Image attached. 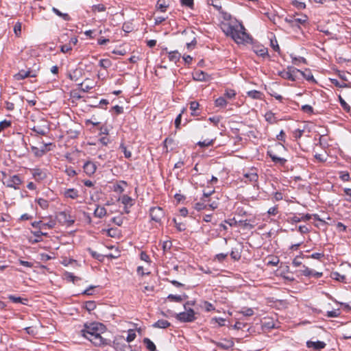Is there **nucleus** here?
Wrapping results in <instances>:
<instances>
[{
	"label": "nucleus",
	"instance_id": "1",
	"mask_svg": "<svg viewBox=\"0 0 351 351\" xmlns=\"http://www.w3.org/2000/svg\"><path fill=\"white\" fill-rule=\"evenodd\" d=\"M105 330V326L101 323L93 322L85 324L84 328L81 330L83 337L88 339L95 346H100L110 345V341L103 338L101 335Z\"/></svg>",
	"mask_w": 351,
	"mask_h": 351
},
{
	"label": "nucleus",
	"instance_id": "2",
	"mask_svg": "<svg viewBox=\"0 0 351 351\" xmlns=\"http://www.w3.org/2000/svg\"><path fill=\"white\" fill-rule=\"evenodd\" d=\"M222 30L238 44L245 42L247 43L251 39L250 36L245 32V29L241 23L234 25L223 24Z\"/></svg>",
	"mask_w": 351,
	"mask_h": 351
},
{
	"label": "nucleus",
	"instance_id": "3",
	"mask_svg": "<svg viewBox=\"0 0 351 351\" xmlns=\"http://www.w3.org/2000/svg\"><path fill=\"white\" fill-rule=\"evenodd\" d=\"M176 318L182 322H191L195 319L194 311L189 308L185 312L176 314Z\"/></svg>",
	"mask_w": 351,
	"mask_h": 351
},
{
	"label": "nucleus",
	"instance_id": "4",
	"mask_svg": "<svg viewBox=\"0 0 351 351\" xmlns=\"http://www.w3.org/2000/svg\"><path fill=\"white\" fill-rule=\"evenodd\" d=\"M112 346L115 351H132L131 346L125 343L123 338L121 337H116L112 341Z\"/></svg>",
	"mask_w": 351,
	"mask_h": 351
},
{
	"label": "nucleus",
	"instance_id": "5",
	"mask_svg": "<svg viewBox=\"0 0 351 351\" xmlns=\"http://www.w3.org/2000/svg\"><path fill=\"white\" fill-rule=\"evenodd\" d=\"M3 184L8 187L14 188L15 189L19 188L21 184V180L19 176L14 175L8 178H4Z\"/></svg>",
	"mask_w": 351,
	"mask_h": 351
},
{
	"label": "nucleus",
	"instance_id": "6",
	"mask_svg": "<svg viewBox=\"0 0 351 351\" xmlns=\"http://www.w3.org/2000/svg\"><path fill=\"white\" fill-rule=\"evenodd\" d=\"M149 215L152 220L156 222H160L165 217V212L160 207H153L149 210Z\"/></svg>",
	"mask_w": 351,
	"mask_h": 351
},
{
	"label": "nucleus",
	"instance_id": "7",
	"mask_svg": "<svg viewBox=\"0 0 351 351\" xmlns=\"http://www.w3.org/2000/svg\"><path fill=\"white\" fill-rule=\"evenodd\" d=\"M36 76V74L35 73H33L32 71H25V70H21L18 73L15 74L14 75V77L16 80H21L26 77H35Z\"/></svg>",
	"mask_w": 351,
	"mask_h": 351
},
{
	"label": "nucleus",
	"instance_id": "8",
	"mask_svg": "<svg viewBox=\"0 0 351 351\" xmlns=\"http://www.w3.org/2000/svg\"><path fill=\"white\" fill-rule=\"evenodd\" d=\"M34 132L39 135L45 136L49 132V127L45 123L43 125H35L32 129Z\"/></svg>",
	"mask_w": 351,
	"mask_h": 351
},
{
	"label": "nucleus",
	"instance_id": "9",
	"mask_svg": "<svg viewBox=\"0 0 351 351\" xmlns=\"http://www.w3.org/2000/svg\"><path fill=\"white\" fill-rule=\"evenodd\" d=\"M267 154L271 158L272 161L275 163H278L280 165H284L287 162V160L285 158L278 156L272 149L267 150Z\"/></svg>",
	"mask_w": 351,
	"mask_h": 351
},
{
	"label": "nucleus",
	"instance_id": "10",
	"mask_svg": "<svg viewBox=\"0 0 351 351\" xmlns=\"http://www.w3.org/2000/svg\"><path fill=\"white\" fill-rule=\"evenodd\" d=\"M83 169H84V172L88 176H92L93 174L95 173V172L97 169V167L95 163L88 161L84 163V165L83 166Z\"/></svg>",
	"mask_w": 351,
	"mask_h": 351
},
{
	"label": "nucleus",
	"instance_id": "11",
	"mask_svg": "<svg viewBox=\"0 0 351 351\" xmlns=\"http://www.w3.org/2000/svg\"><path fill=\"white\" fill-rule=\"evenodd\" d=\"M306 346L308 348H313L315 350H319L325 348L326 343L324 341H308L306 342Z\"/></svg>",
	"mask_w": 351,
	"mask_h": 351
},
{
	"label": "nucleus",
	"instance_id": "12",
	"mask_svg": "<svg viewBox=\"0 0 351 351\" xmlns=\"http://www.w3.org/2000/svg\"><path fill=\"white\" fill-rule=\"evenodd\" d=\"M52 145L51 143H45V144H43V145L42 146V147L40 149L36 147H34V146H32L31 147L32 152H34V155L36 156H42L47 150V147L48 146H51Z\"/></svg>",
	"mask_w": 351,
	"mask_h": 351
},
{
	"label": "nucleus",
	"instance_id": "13",
	"mask_svg": "<svg viewBox=\"0 0 351 351\" xmlns=\"http://www.w3.org/2000/svg\"><path fill=\"white\" fill-rule=\"evenodd\" d=\"M193 77L196 81H207L209 79V75L208 73L198 70L193 73Z\"/></svg>",
	"mask_w": 351,
	"mask_h": 351
},
{
	"label": "nucleus",
	"instance_id": "14",
	"mask_svg": "<svg viewBox=\"0 0 351 351\" xmlns=\"http://www.w3.org/2000/svg\"><path fill=\"white\" fill-rule=\"evenodd\" d=\"M244 180L243 181L245 182H255L258 180V175L255 172V171L252 170L250 172L245 173L244 175Z\"/></svg>",
	"mask_w": 351,
	"mask_h": 351
},
{
	"label": "nucleus",
	"instance_id": "15",
	"mask_svg": "<svg viewBox=\"0 0 351 351\" xmlns=\"http://www.w3.org/2000/svg\"><path fill=\"white\" fill-rule=\"evenodd\" d=\"M32 175L34 179L38 181L43 180L47 177L46 173L40 169H34Z\"/></svg>",
	"mask_w": 351,
	"mask_h": 351
},
{
	"label": "nucleus",
	"instance_id": "16",
	"mask_svg": "<svg viewBox=\"0 0 351 351\" xmlns=\"http://www.w3.org/2000/svg\"><path fill=\"white\" fill-rule=\"evenodd\" d=\"M171 326L170 322L165 319H160L155 322L152 326L158 328H167Z\"/></svg>",
	"mask_w": 351,
	"mask_h": 351
},
{
	"label": "nucleus",
	"instance_id": "17",
	"mask_svg": "<svg viewBox=\"0 0 351 351\" xmlns=\"http://www.w3.org/2000/svg\"><path fill=\"white\" fill-rule=\"evenodd\" d=\"M247 96L254 99H262L263 94L261 91L253 90L247 93Z\"/></svg>",
	"mask_w": 351,
	"mask_h": 351
},
{
	"label": "nucleus",
	"instance_id": "18",
	"mask_svg": "<svg viewBox=\"0 0 351 351\" xmlns=\"http://www.w3.org/2000/svg\"><path fill=\"white\" fill-rule=\"evenodd\" d=\"M181 54L178 51H170L169 53V59L170 61L176 63L180 60Z\"/></svg>",
	"mask_w": 351,
	"mask_h": 351
},
{
	"label": "nucleus",
	"instance_id": "19",
	"mask_svg": "<svg viewBox=\"0 0 351 351\" xmlns=\"http://www.w3.org/2000/svg\"><path fill=\"white\" fill-rule=\"evenodd\" d=\"M64 195L66 197L75 199L78 197V191L75 189H69L65 191Z\"/></svg>",
	"mask_w": 351,
	"mask_h": 351
},
{
	"label": "nucleus",
	"instance_id": "20",
	"mask_svg": "<svg viewBox=\"0 0 351 351\" xmlns=\"http://www.w3.org/2000/svg\"><path fill=\"white\" fill-rule=\"evenodd\" d=\"M52 11L53 13H55L57 16L62 17L64 21H69L71 19L70 16L66 13H62L58 9L56 8H52Z\"/></svg>",
	"mask_w": 351,
	"mask_h": 351
},
{
	"label": "nucleus",
	"instance_id": "21",
	"mask_svg": "<svg viewBox=\"0 0 351 351\" xmlns=\"http://www.w3.org/2000/svg\"><path fill=\"white\" fill-rule=\"evenodd\" d=\"M143 343L145 345L147 350L149 351H156L155 344L148 338L143 339Z\"/></svg>",
	"mask_w": 351,
	"mask_h": 351
},
{
	"label": "nucleus",
	"instance_id": "22",
	"mask_svg": "<svg viewBox=\"0 0 351 351\" xmlns=\"http://www.w3.org/2000/svg\"><path fill=\"white\" fill-rule=\"evenodd\" d=\"M199 104L196 101H193L190 103V109L192 111L191 114L193 116L198 115V112L197 110L199 109Z\"/></svg>",
	"mask_w": 351,
	"mask_h": 351
},
{
	"label": "nucleus",
	"instance_id": "23",
	"mask_svg": "<svg viewBox=\"0 0 351 351\" xmlns=\"http://www.w3.org/2000/svg\"><path fill=\"white\" fill-rule=\"evenodd\" d=\"M95 216L102 218L106 214V210L104 207H97L94 212Z\"/></svg>",
	"mask_w": 351,
	"mask_h": 351
},
{
	"label": "nucleus",
	"instance_id": "24",
	"mask_svg": "<svg viewBox=\"0 0 351 351\" xmlns=\"http://www.w3.org/2000/svg\"><path fill=\"white\" fill-rule=\"evenodd\" d=\"M285 21L289 25V26L293 29H298V25L296 22L295 18L294 17H290V18H285Z\"/></svg>",
	"mask_w": 351,
	"mask_h": 351
},
{
	"label": "nucleus",
	"instance_id": "25",
	"mask_svg": "<svg viewBox=\"0 0 351 351\" xmlns=\"http://www.w3.org/2000/svg\"><path fill=\"white\" fill-rule=\"evenodd\" d=\"M215 104L217 107L223 108L227 105V101L224 97H220L215 101Z\"/></svg>",
	"mask_w": 351,
	"mask_h": 351
},
{
	"label": "nucleus",
	"instance_id": "26",
	"mask_svg": "<svg viewBox=\"0 0 351 351\" xmlns=\"http://www.w3.org/2000/svg\"><path fill=\"white\" fill-rule=\"evenodd\" d=\"M168 5L166 3L165 0H158L156 8L161 12H165Z\"/></svg>",
	"mask_w": 351,
	"mask_h": 351
},
{
	"label": "nucleus",
	"instance_id": "27",
	"mask_svg": "<svg viewBox=\"0 0 351 351\" xmlns=\"http://www.w3.org/2000/svg\"><path fill=\"white\" fill-rule=\"evenodd\" d=\"M8 298L14 303H21V304H25L24 301L27 302V299L22 298L21 297H16L12 295H10L8 296Z\"/></svg>",
	"mask_w": 351,
	"mask_h": 351
},
{
	"label": "nucleus",
	"instance_id": "28",
	"mask_svg": "<svg viewBox=\"0 0 351 351\" xmlns=\"http://www.w3.org/2000/svg\"><path fill=\"white\" fill-rule=\"evenodd\" d=\"M234 343L231 341H226L225 343L219 342L217 346L225 350H228L233 346Z\"/></svg>",
	"mask_w": 351,
	"mask_h": 351
},
{
	"label": "nucleus",
	"instance_id": "29",
	"mask_svg": "<svg viewBox=\"0 0 351 351\" xmlns=\"http://www.w3.org/2000/svg\"><path fill=\"white\" fill-rule=\"evenodd\" d=\"M331 276L334 280L339 282H343L346 280V276L341 275L337 271H334L331 274Z\"/></svg>",
	"mask_w": 351,
	"mask_h": 351
},
{
	"label": "nucleus",
	"instance_id": "30",
	"mask_svg": "<svg viewBox=\"0 0 351 351\" xmlns=\"http://www.w3.org/2000/svg\"><path fill=\"white\" fill-rule=\"evenodd\" d=\"M132 201H133V199L130 196H128L127 195H124L121 197V202L125 206H128V205H130V206H132V204H133Z\"/></svg>",
	"mask_w": 351,
	"mask_h": 351
},
{
	"label": "nucleus",
	"instance_id": "31",
	"mask_svg": "<svg viewBox=\"0 0 351 351\" xmlns=\"http://www.w3.org/2000/svg\"><path fill=\"white\" fill-rule=\"evenodd\" d=\"M36 202L43 209H47L49 207V202L47 199L38 198Z\"/></svg>",
	"mask_w": 351,
	"mask_h": 351
},
{
	"label": "nucleus",
	"instance_id": "32",
	"mask_svg": "<svg viewBox=\"0 0 351 351\" xmlns=\"http://www.w3.org/2000/svg\"><path fill=\"white\" fill-rule=\"evenodd\" d=\"M213 140L211 139V140H208V139H206L203 141H199L197 145L201 147H209L210 145H213Z\"/></svg>",
	"mask_w": 351,
	"mask_h": 351
},
{
	"label": "nucleus",
	"instance_id": "33",
	"mask_svg": "<svg viewBox=\"0 0 351 351\" xmlns=\"http://www.w3.org/2000/svg\"><path fill=\"white\" fill-rule=\"evenodd\" d=\"M88 311H93L96 308V304L94 301H87L84 305Z\"/></svg>",
	"mask_w": 351,
	"mask_h": 351
},
{
	"label": "nucleus",
	"instance_id": "34",
	"mask_svg": "<svg viewBox=\"0 0 351 351\" xmlns=\"http://www.w3.org/2000/svg\"><path fill=\"white\" fill-rule=\"evenodd\" d=\"M265 117L266 121L270 123H274L276 121L274 114L271 112H267L265 115Z\"/></svg>",
	"mask_w": 351,
	"mask_h": 351
},
{
	"label": "nucleus",
	"instance_id": "35",
	"mask_svg": "<svg viewBox=\"0 0 351 351\" xmlns=\"http://www.w3.org/2000/svg\"><path fill=\"white\" fill-rule=\"evenodd\" d=\"M119 148L122 150L126 158H130L132 156L131 152L127 149V147L124 145L123 143L120 145Z\"/></svg>",
	"mask_w": 351,
	"mask_h": 351
},
{
	"label": "nucleus",
	"instance_id": "36",
	"mask_svg": "<svg viewBox=\"0 0 351 351\" xmlns=\"http://www.w3.org/2000/svg\"><path fill=\"white\" fill-rule=\"evenodd\" d=\"M88 252H90V254L94 258L97 259L100 261L103 260V258H104L103 255L97 253V252L91 250L90 248L88 249Z\"/></svg>",
	"mask_w": 351,
	"mask_h": 351
},
{
	"label": "nucleus",
	"instance_id": "37",
	"mask_svg": "<svg viewBox=\"0 0 351 351\" xmlns=\"http://www.w3.org/2000/svg\"><path fill=\"white\" fill-rule=\"evenodd\" d=\"M136 335L133 330H128V335L126 338L127 343H130L134 341L136 338Z\"/></svg>",
	"mask_w": 351,
	"mask_h": 351
},
{
	"label": "nucleus",
	"instance_id": "38",
	"mask_svg": "<svg viewBox=\"0 0 351 351\" xmlns=\"http://www.w3.org/2000/svg\"><path fill=\"white\" fill-rule=\"evenodd\" d=\"M99 66L104 69H107L111 66V62L108 59H101L99 61Z\"/></svg>",
	"mask_w": 351,
	"mask_h": 351
},
{
	"label": "nucleus",
	"instance_id": "39",
	"mask_svg": "<svg viewBox=\"0 0 351 351\" xmlns=\"http://www.w3.org/2000/svg\"><path fill=\"white\" fill-rule=\"evenodd\" d=\"M339 100L343 110L346 112H349L350 110V106L343 99L340 95L339 96Z\"/></svg>",
	"mask_w": 351,
	"mask_h": 351
},
{
	"label": "nucleus",
	"instance_id": "40",
	"mask_svg": "<svg viewBox=\"0 0 351 351\" xmlns=\"http://www.w3.org/2000/svg\"><path fill=\"white\" fill-rule=\"evenodd\" d=\"M244 316L250 317L254 315V311L251 308H243L241 311Z\"/></svg>",
	"mask_w": 351,
	"mask_h": 351
},
{
	"label": "nucleus",
	"instance_id": "41",
	"mask_svg": "<svg viewBox=\"0 0 351 351\" xmlns=\"http://www.w3.org/2000/svg\"><path fill=\"white\" fill-rule=\"evenodd\" d=\"M298 71H299L308 81L313 80V75L311 71H307L306 72H303L300 71V70H298Z\"/></svg>",
	"mask_w": 351,
	"mask_h": 351
},
{
	"label": "nucleus",
	"instance_id": "42",
	"mask_svg": "<svg viewBox=\"0 0 351 351\" xmlns=\"http://www.w3.org/2000/svg\"><path fill=\"white\" fill-rule=\"evenodd\" d=\"M11 125V121L3 120L0 122V132H2L4 129L10 127Z\"/></svg>",
	"mask_w": 351,
	"mask_h": 351
},
{
	"label": "nucleus",
	"instance_id": "43",
	"mask_svg": "<svg viewBox=\"0 0 351 351\" xmlns=\"http://www.w3.org/2000/svg\"><path fill=\"white\" fill-rule=\"evenodd\" d=\"M340 315L339 310H334L330 311H327L326 316L328 317H338Z\"/></svg>",
	"mask_w": 351,
	"mask_h": 351
},
{
	"label": "nucleus",
	"instance_id": "44",
	"mask_svg": "<svg viewBox=\"0 0 351 351\" xmlns=\"http://www.w3.org/2000/svg\"><path fill=\"white\" fill-rule=\"evenodd\" d=\"M173 221L175 223V226L176 227V228L178 229V230H179L180 232L181 231H184L185 229H186V226H185V224H184L183 223H178L177 222V220L176 219H173Z\"/></svg>",
	"mask_w": 351,
	"mask_h": 351
},
{
	"label": "nucleus",
	"instance_id": "45",
	"mask_svg": "<svg viewBox=\"0 0 351 351\" xmlns=\"http://www.w3.org/2000/svg\"><path fill=\"white\" fill-rule=\"evenodd\" d=\"M14 32L16 36H19L21 33V23L17 22L14 27Z\"/></svg>",
	"mask_w": 351,
	"mask_h": 351
},
{
	"label": "nucleus",
	"instance_id": "46",
	"mask_svg": "<svg viewBox=\"0 0 351 351\" xmlns=\"http://www.w3.org/2000/svg\"><path fill=\"white\" fill-rule=\"evenodd\" d=\"M167 298L172 301H175V302H180L182 301V300H183V298L181 295H173V294L169 295Z\"/></svg>",
	"mask_w": 351,
	"mask_h": 351
},
{
	"label": "nucleus",
	"instance_id": "47",
	"mask_svg": "<svg viewBox=\"0 0 351 351\" xmlns=\"http://www.w3.org/2000/svg\"><path fill=\"white\" fill-rule=\"evenodd\" d=\"M302 268L303 269H302L300 271H301V274L305 276H311V269H309L308 267L305 266V265H303L302 266Z\"/></svg>",
	"mask_w": 351,
	"mask_h": 351
},
{
	"label": "nucleus",
	"instance_id": "48",
	"mask_svg": "<svg viewBox=\"0 0 351 351\" xmlns=\"http://www.w3.org/2000/svg\"><path fill=\"white\" fill-rule=\"evenodd\" d=\"M205 202L204 201H202L201 202L196 203L195 204V208L197 210L205 209L207 207V204H206Z\"/></svg>",
	"mask_w": 351,
	"mask_h": 351
},
{
	"label": "nucleus",
	"instance_id": "49",
	"mask_svg": "<svg viewBox=\"0 0 351 351\" xmlns=\"http://www.w3.org/2000/svg\"><path fill=\"white\" fill-rule=\"evenodd\" d=\"M34 235L37 237V239H35L34 242L38 243L41 241V237L43 235H47V233H44L41 231H36L33 232Z\"/></svg>",
	"mask_w": 351,
	"mask_h": 351
},
{
	"label": "nucleus",
	"instance_id": "50",
	"mask_svg": "<svg viewBox=\"0 0 351 351\" xmlns=\"http://www.w3.org/2000/svg\"><path fill=\"white\" fill-rule=\"evenodd\" d=\"M236 93L234 90L227 89L226 90L225 96L228 99H232L235 97Z\"/></svg>",
	"mask_w": 351,
	"mask_h": 351
},
{
	"label": "nucleus",
	"instance_id": "51",
	"mask_svg": "<svg viewBox=\"0 0 351 351\" xmlns=\"http://www.w3.org/2000/svg\"><path fill=\"white\" fill-rule=\"evenodd\" d=\"M302 110L306 113L312 114L313 112V108L310 105H304L302 106Z\"/></svg>",
	"mask_w": 351,
	"mask_h": 351
},
{
	"label": "nucleus",
	"instance_id": "52",
	"mask_svg": "<svg viewBox=\"0 0 351 351\" xmlns=\"http://www.w3.org/2000/svg\"><path fill=\"white\" fill-rule=\"evenodd\" d=\"M295 20H296V22H297L298 25V29H300V25L301 24H304L307 21V16H304L302 18H295Z\"/></svg>",
	"mask_w": 351,
	"mask_h": 351
},
{
	"label": "nucleus",
	"instance_id": "53",
	"mask_svg": "<svg viewBox=\"0 0 351 351\" xmlns=\"http://www.w3.org/2000/svg\"><path fill=\"white\" fill-rule=\"evenodd\" d=\"M172 243L170 241H166L162 243V249L164 252H166L171 249Z\"/></svg>",
	"mask_w": 351,
	"mask_h": 351
},
{
	"label": "nucleus",
	"instance_id": "54",
	"mask_svg": "<svg viewBox=\"0 0 351 351\" xmlns=\"http://www.w3.org/2000/svg\"><path fill=\"white\" fill-rule=\"evenodd\" d=\"M331 82L337 87L343 88V87H347V84L346 83H340L336 79H332Z\"/></svg>",
	"mask_w": 351,
	"mask_h": 351
},
{
	"label": "nucleus",
	"instance_id": "55",
	"mask_svg": "<svg viewBox=\"0 0 351 351\" xmlns=\"http://www.w3.org/2000/svg\"><path fill=\"white\" fill-rule=\"evenodd\" d=\"M345 195L347 196L346 198L347 202H351V189L345 188L343 189Z\"/></svg>",
	"mask_w": 351,
	"mask_h": 351
},
{
	"label": "nucleus",
	"instance_id": "56",
	"mask_svg": "<svg viewBox=\"0 0 351 351\" xmlns=\"http://www.w3.org/2000/svg\"><path fill=\"white\" fill-rule=\"evenodd\" d=\"M293 4L298 9L300 10H302V9H304L305 7H306V5L303 2H300V1H294L293 2Z\"/></svg>",
	"mask_w": 351,
	"mask_h": 351
},
{
	"label": "nucleus",
	"instance_id": "57",
	"mask_svg": "<svg viewBox=\"0 0 351 351\" xmlns=\"http://www.w3.org/2000/svg\"><path fill=\"white\" fill-rule=\"evenodd\" d=\"M230 256L232 259L235 260V261H238L241 258V255L239 254V253L237 251H234V250H232L231 252H230Z\"/></svg>",
	"mask_w": 351,
	"mask_h": 351
},
{
	"label": "nucleus",
	"instance_id": "58",
	"mask_svg": "<svg viewBox=\"0 0 351 351\" xmlns=\"http://www.w3.org/2000/svg\"><path fill=\"white\" fill-rule=\"evenodd\" d=\"M271 46L275 51L280 52V47L276 40H271Z\"/></svg>",
	"mask_w": 351,
	"mask_h": 351
},
{
	"label": "nucleus",
	"instance_id": "59",
	"mask_svg": "<svg viewBox=\"0 0 351 351\" xmlns=\"http://www.w3.org/2000/svg\"><path fill=\"white\" fill-rule=\"evenodd\" d=\"M228 253H220L215 256V258L219 262H222L228 256Z\"/></svg>",
	"mask_w": 351,
	"mask_h": 351
},
{
	"label": "nucleus",
	"instance_id": "60",
	"mask_svg": "<svg viewBox=\"0 0 351 351\" xmlns=\"http://www.w3.org/2000/svg\"><path fill=\"white\" fill-rule=\"evenodd\" d=\"M204 308L208 312L215 310L214 306L208 302H204Z\"/></svg>",
	"mask_w": 351,
	"mask_h": 351
},
{
	"label": "nucleus",
	"instance_id": "61",
	"mask_svg": "<svg viewBox=\"0 0 351 351\" xmlns=\"http://www.w3.org/2000/svg\"><path fill=\"white\" fill-rule=\"evenodd\" d=\"M112 110H114L117 114H120L123 112V108L118 105L113 106Z\"/></svg>",
	"mask_w": 351,
	"mask_h": 351
},
{
	"label": "nucleus",
	"instance_id": "62",
	"mask_svg": "<svg viewBox=\"0 0 351 351\" xmlns=\"http://www.w3.org/2000/svg\"><path fill=\"white\" fill-rule=\"evenodd\" d=\"M72 49L71 46L70 44L68 45H64L61 46L60 50L63 53H66Z\"/></svg>",
	"mask_w": 351,
	"mask_h": 351
},
{
	"label": "nucleus",
	"instance_id": "63",
	"mask_svg": "<svg viewBox=\"0 0 351 351\" xmlns=\"http://www.w3.org/2000/svg\"><path fill=\"white\" fill-rule=\"evenodd\" d=\"M181 3L189 8H192L193 5V0H181Z\"/></svg>",
	"mask_w": 351,
	"mask_h": 351
},
{
	"label": "nucleus",
	"instance_id": "64",
	"mask_svg": "<svg viewBox=\"0 0 351 351\" xmlns=\"http://www.w3.org/2000/svg\"><path fill=\"white\" fill-rule=\"evenodd\" d=\"M300 62H306L305 58H304L302 57L293 58V63L294 64H298V63H300Z\"/></svg>",
	"mask_w": 351,
	"mask_h": 351
}]
</instances>
